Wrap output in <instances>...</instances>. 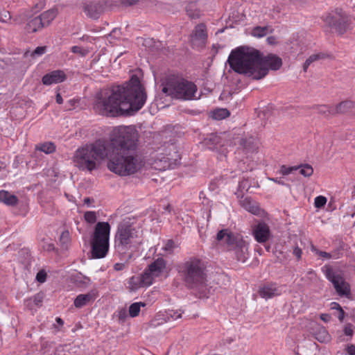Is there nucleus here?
I'll return each instance as SVG.
<instances>
[{
    "mask_svg": "<svg viewBox=\"0 0 355 355\" xmlns=\"http://www.w3.org/2000/svg\"><path fill=\"white\" fill-rule=\"evenodd\" d=\"M147 95L139 78L132 76L122 85L100 90L95 96L93 108L98 114L117 116L137 112L145 104Z\"/></svg>",
    "mask_w": 355,
    "mask_h": 355,
    "instance_id": "obj_1",
    "label": "nucleus"
},
{
    "mask_svg": "<svg viewBox=\"0 0 355 355\" xmlns=\"http://www.w3.org/2000/svg\"><path fill=\"white\" fill-rule=\"evenodd\" d=\"M227 62L235 72L254 80L263 78L269 69L278 70L282 65L279 56L275 54L262 56L258 50L249 46H240L232 51Z\"/></svg>",
    "mask_w": 355,
    "mask_h": 355,
    "instance_id": "obj_2",
    "label": "nucleus"
},
{
    "mask_svg": "<svg viewBox=\"0 0 355 355\" xmlns=\"http://www.w3.org/2000/svg\"><path fill=\"white\" fill-rule=\"evenodd\" d=\"M143 231L135 218L125 217L119 224L114 235V248L123 259H130L143 243Z\"/></svg>",
    "mask_w": 355,
    "mask_h": 355,
    "instance_id": "obj_3",
    "label": "nucleus"
},
{
    "mask_svg": "<svg viewBox=\"0 0 355 355\" xmlns=\"http://www.w3.org/2000/svg\"><path fill=\"white\" fill-rule=\"evenodd\" d=\"M110 150L107 141L97 140L78 148L73 153L72 161L78 169L92 172L98 169L107 159Z\"/></svg>",
    "mask_w": 355,
    "mask_h": 355,
    "instance_id": "obj_4",
    "label": "nucleus"
},
{
    "mask_svg": "<svg viewBox=\"0 0 355 355\" xmlns=\"http://www.w3.org/2000/svg\"><path fill=\"white\" fill-rule=\"evenodd\" d=\"M107 159V168L121 176L132 175L141 170L144 165V160L136 151L121 153L113 148L111 153H109Z\"/></svg>",
    "mask_w": 355,
    "mask_h": 355,
    "instance_id": "obj_5",
    "label": "nucleus"
},
{
    "mask_svg": "<svg viewBox=\"0 0 355 355\" xmlns=\"http://www.w3.org/2000/svg\"><path fill=\"white\" fill-rule=\"evenodd\" d=\"M162 92L177 99L189 101L197 98L196 85L184 79L169 78L163 87Z\"/></svg>",
    "mask_w": 355,
    "mask_h": 355,
    "instance_id": "obj_6",
    "label": "nucleus"
},
{
    "mask_svg": "<svg viewBox=\"0 0 355 355\" xmlns=\"http://www.w3.org/2000/svg\"><path fill=\"white\" fill-rule=\"evenodd\" d=\"M138 132L132 126L119 127L114 134L111 142L110 151L113 148L119 151H135L137 147Z\"/></svg>",
    "mask_w": 355,
    "mask_h": 355,
    "instance_id": "obj_7",
    "label": "nucleus"
},
{
    "mask_svg": "<svg viewBox=\"0 0 355 355\" xmlns=\"http://www.w3.org/2000/svg\"><path fill=\"white\" fill-rule=\"evenodd\" d=\"M204 268L203 263L196 258H191L183 264L181 272L185 282L190 287H197L202 290L205 286Z\"/></svg>",
    "mask_w": 355,
    "mask_h": 355,
    "instance_id": "obj_8",
    "label": "nucleus"
},
{
    "mask_svg": "<svg viewBox=\"0 0 355 355\" xmlns=\"http://www.w3.org/2000/svg\"><path fill=\"white\" fill-rule=\"evenodd\" d=\"M327 279L331 282L339 296L349 297L351 295V288L349 284L345 280L343 275L336 272L327 266L322 268Z\"/></svg>",
    "mask_w": 355,
    "mask_h": 355,
    "instance_id": "obj_9",
    "label": "nucleus"
},
{
    "mask_svg": "<svg viewBox=\"0 0 355 355\" xmlns=\"http://www.w3.org/2000/svg\"><path fill=\"white\" fill-rule=\"evenodd\" d=\"M169 270L166 261L159 257L150 263L144 272L146 275V279L153 284L157 278L167 277Z\"/></svg>",
    "mask_w": 355,
    "mask_h": 355,
    "instance_id": "obj_10",
    "label": "nucleus"
},
{
    "mask_svg": "<svg viewBox=\"0 0 355 355\" xmlns=\"http://www.w3.org/2000/svg\"><path fill=\"white\" fill-rule=\"evenodd\" d=\"M83 11L89 18L97 19L107 9V2L103 1H87L83 4Z\"/></svg>",
    "mask_w": 355,
    "mask_h": 355,
    "instance_id": "obj_11",
    "label": "nucleus"
},
{
    "mask_svg": "<svg viewBox=\"0 0 355 355\" xmlns=\"http://www.w3.org/2000/svg\"><path fill=\"white\" fill-rule=\"evenodd\" d=\"M207 34L204 24L197 25L190 36V42L193 48H202L207 42Z\"/></svg>",
    "mask_w": 355,
    "mask_h": 355,
    "instance_id": "obj_12",
    "label": "nucleus"
},
{
    "mask_svg": "<svg viewBox=\"0 0 355 355\" xmlns=\"http://www.w3.org/2000/svg\"><path fill=\"white\" fill-rule=\"evenodd\" d=\"M258 293L261 298L271 299L282 293V287L276 283H268L259 286Z\"/></svg>",
    "mask_w": 355,
    "mask_h": 355,
    "instance_id": "obj_13",
    "label": "nucleus"
},
{
    "mask_svg": "<svg viewBox=\"0 0 355 355\" xmlns=\"http://www.w3.org/2000/svg\"><path fill=\"white\" fill-rule=\"evenodd\" d=\"M111 227L107 222L96 223L92 240L110 242Z\"/></svg>",
    "mask_w": 355,
    "mask_h": 355,
    "instance_id": "obj_14",
    "label": "nucleus"
},
{
    "mask_svg": "<svg viewBox=\"0 0 355 355\" xmlns=\"http://www.w3.org/2000/svg\"><path fill=\"white\" fill-rule=\"evenodd\" d=\"M182 313V312L180 310H168L165 313H159L151 322V325L156 327L171 320H175L181 318Z\"/></svg>",
    "mask_w": 355,
    "mask_h": 355,
    "instance_id": "obj_15",
    "label": "nucleus"
},
{
    "mask_svg": "<svg viewBox=\"0 0 355 355\" xmlns=\"http://www.w3.org/2000/svg\"><path fill=\"white\" fill-rule=\"evenodd\" d=\"M253 236L259 243H265L270 237V231L268 225L264 223H259L253 227Z\"/></svg>",
    "mask_w": 355,
    "mask_h": 355,
    "instance_id": "obj_16",
    "label": "nucleus"
},
{
    "mask_svg": "<svg viewBox=\"0 0 355 355\" xmlns=\"http://www.w3.org/2000/svg\"><path fill=\"white\" fill-rule=\"evenodd\" d=\"M110 242L92 240V257L95 259L105 257L109 250Z\"/></svg>",
    "mask_w": 355,
    "mask_h": 355,
    "instance_id": "obj_17",
    "label": "nucleus"
},
{
    "mask_svg": "<svg viewBox=\"0 0 355 355\" xmlns=\"http://www.w3.org/2000/svg\"><path fill=\"white\" fill-rule=\"evenodd\" d=\"M67 78L65 73L62 70H54L45 74L42 79L44 85H51L64 82Z\"/></svg>",
    "mask_w": 355,
    "mask_h": 355,
    "instance_id": "obj_18",
    "label": "nucleus"
},
{
    "mask_svg": "<svg viewBox=\"0 0 355 355\" xmlns=\"http://www.w3.org/2000/svg\"><path fill=\"white\" fill-rule=\"evenodd\" d=\"M241 146L246 157H250L257 151L258 141L252 136L245 137L241 140Z\"/></svg>",
    "mask_w": 355,
    "mask_h": 355,
    "instance_id": "obj_19",
    "label": "nucleus"
},
{
    "mask_svg": "<svg viewBox=\"0 0 355 355\" xmlns=\"http://www.w3.org/2000/svg\"><path fill=\"white\" fill-rule=\"evenodd\" d=\"M236 255V259L241 262H245L248 257V244L241 238L237 240L236 243L232 248Z\"/></svg>",
    "mask_w": 355,
    "mask_h": 355,
    "instance_id": "obj_20",
    "label": "nucleus"
},
{
    "mask_svg": "<svg viewBox=\"0 0 355 355\" xmlns=\"http://www.w3.org/2000/svg\"><path fill=\"white\" fill-rule=\"evenodd\" d=\"M240 239V236H234L227 230H222L216 235V239L222 242L223 244H226L230 250L236 243L237 240Z\"/></svg>",
    "mask_w": 355,
    "mask_h": 355,
    "instance_id": "obj_21",
    "label": "nucleus"
},
{
    "mask_svg": "<svg viewBox=\"0 0 355 355\" xmlns=\"http://www.w3.org/2000/svg\"><path fill=\"white\" fill-rule=\"evenodd\" d=\"M152 285L150 282L146 279L144 272L141 276H133L128 281V288L130 291H136L141 287L149 286Z\"/></svg>",
    "mask_w": 355,
    "mask_h": 355,
    "instance_id": "obj_22",
    "label": "nucleus"
},
{
    "mask_svg": "<svg viewBox=\"0 0 355 355\" xmlns=\"http://www.w3.org/2000/svg\"><path fill=\"white\" fill-rule=\"evenodd\" d=\"M96 297L97 293L95 291H92L86 294H80L74 300V306L76 308H82L90 302H93Z\"/></svg>",
    "mask_w": 355,
    "mask_h": 355,
    "instance_id": "obj_23",
    "label": "nucleus"
},
{
    "mask_svg": "<svg viewBox=\"0 0 355 355\" xmlns=\"http://www.w3.org/2000/svg\"><path fill=\"white\" fill-rule=\"evenodd\" d=\"M312 329L313 334L318 341L320 343H327L330 340L331 336L324 327L319 324L314 323Z\"/></svg>",
    "mask_w": 355,
    "mask_h": 355,
    "instance_id": "obj_24",
    "label": "nucleus"
},
{
    "mask_svg": "<svg viewBox=\"0 0 355 355\" xmlns=\"http://www.w3.org/2000/svg\"><path fill=\"white\" fill-rule=\"evenodd\" d=\"M0 202L8 206H15L18 202V198L10 192L1 190L0 191Z\"/></svg>",
    "mask_w": 355,
    "mask_h": 355,
    "instance_id": "obj_25",
    "label": "nucleus"
},
{
    "mask_svg": "<svg viewBox=\"0 0 355 355\" xmlns=\"http://www.w3.org/2000/svg\"><path fill=\"white\" fill-rule=\"evenodd\" d=\"M57 14L58 11L56 9H50L42 12L39 17L41 19L43 25L46 27L48 26L55 18Z\"/></svg>",
    "mask_w": 355,
    "mask_h": 355,
    "instance_id": "obj_26",
    "label": "nucleus"
},
{
    "mask_svg": "<svg viewBox=\"0 0 355 355\" xmlns=\"http://www.w3.org/2000/svg\"><path fill=\"white\" fill-rule=\"evenodd\" d=\"M355 108V103L351 101H345L335 106L336 114H345Z\"/></svg>",
    "mask_w": 355,
    "mask_h": 355,
    "instance_id": "obj_27",
    "label": "nucleus"
},
{
    "mask_svg": "<svg viewBox=\"0 0 355 355\" xmlns=\"http://www.w3.org/2000/svg\"><path fill=\"white\" fill-rule=\"evenodd\" d=\"M347 21L348 19L347 17H341L340 19L334 22L332 27L339 34H343L349 28Z\"/></svg>",
    "mask_w": 355,
    "mask_h": 355,
    "instance_id": "obj_28",
    "label": "nucleus"
},
{
    "mask_svg": "<svg viewBox=\"0 0 355 355\" xmlns=\"http://www.w3.org/2000/svg\"><path fill=\"white\" fill-rule=\"evenodd\" d=\"M44 27V26L43 25V24L41 21V19L38 16V17H36L31 19L28 22L26 28L28 33H35V32H37V31L42 29Z\"/></svg>",
    "mask_w": 355,
    "mask_h": 355,
    "instance_id": "obj_29",
    "label": "nucleus"
},
{
    "mask_svg": "<svg viewBox=\"0 0 355 355\" xmlns=\"http://www.w3.org/2000/svg\"><path fill=\"white\" fill-rule=\"evenodd\" d=\"M220 141V139L217 135L211 134L205 139V144L208 148L215 150Z\"/></svg>",
    "mask_w": 355,
    "mask_h": 355,
    "instance_id": "obj_30",
    "label": "nucleus"
},
{
    "mask_svg": "<svg viewBox=\"0 0 355 355\" xmlns=\"http://www.w3.org/2000/svg\"><path fill=\"white\" fill-rule=\"evenodd\" d=\"M318 112L324 116L325 118L329 119L336 115V110L334 107L327 105H320L318 107Z\"/></svg>",
    "mask_w": 355,
    "mask_h": 355,
    "instance_id": "obj_31",
    "label": "nucleus"
},
{
    "mask_svg": "<svg viewBox=\"0 0 355 355\" xmlns=\"http://www.w3.org/2000/svg\"><path fill=\"white\" fill-rule=\"evenodd\" d=\"M311 252H313L315 255L320 257L323 260H328L331 258L338 259L339 258L338 256H336L331 253L326 252L324 251H321L318 249H317L315 246H311Z\"/></svg>",
    "mask_w": 355,
    "mask_h": 355,
    "instance_id": "obj_32",
    "label": "nucleus"
},
{
    "mask_svg": "<svg viewBox=\"0 0 355 355\" xmlns=\"http://www.w3.org/2000/svg\"><path fill=\"white\" fill-rule=\"evenodd\" d=\"M146 306V304L141 302L132 303L129 307V314L131 317L137 316L140 312L141 307Z\"/></svg>",
    "mask_w": 355,
    "mask_h": 355,
    "instance_id": "obj_33",
    "label": "nucleus"
},
{
    "mask_svg": "<svg viewBox=\"0 0 355 355\" xmlns=\"http://www.w3.org/2000/svg\"><path fill=\"white\" fill-rule=\"evenodd\" d=\"M36 149L46 154L52 153L55 150V145L51 142H46L37 146Z\"/></svg>",
    "mask_w": 355,
    "mask_h": 355,
    "instance_id": "obj_34",
    "label": "nucleus"
},
{
    "mask_svg": "<svg viewBox=\"0 0 355 355\" xmlns=\"http://www.w3.org/2000/svg\"><path fill=\"white\" fill-rule=\"evenodd\" d=\"M242 206L245 209L254 214H256L259 210L258 207L248 198H245L242 200Z\"/></svg>",
    "mask_w": 355,
    "mask_h": 355,
    "instance_id": "obj_35",
    "label": "nucleus"
},
{
    "mask_svg": "<svg viewBox=\"0 0 355 355\" xmlns=\"http://www.w3.org/2000/svg\"><path fill=\"white\" fill-rule=\"evenodd\" d=\"M229 116L230 112L225 108L217 109L212 114V117L216 120H222Z\"/></svg>",
    "mask_w": 355,
    "mask_h": 355,
    "instance_id": "obj_36",
    "label": "nucleus"
},
{
    "mask_svg": "<svg viewBox=\"0 0 355 355\" xmlns=\"http://www.w3.org/2000/svg\"><path fill=\"white\" fill-rule=\"evenodd\" d=\"M324 58V54L322 53H315L310 55L305 61L303 65V69L304 71H306L308 67L310 66L311 63L313 62L320 60Z\"/></svg>",
    "mask_w": 355,
    "mask_h": 355,
    "instance_id": "obj_37",
    "label": "nucleus"
},
{
    "mask_svg": "<svg viewBox=\"0 0 355 355\" xmlns=\"http://www.w3.org/2000/svg\"><path fill=\"white\" fill-rule=\"evenodd\" d=\"M46 46H38L34 51H26L25 53V56L27 57V56L30 55L31 57L35 58L40 57V56L42 55L43 54H44L46 53Z\"/></svg>",
    "mask_w": 355,
    "mask_h": 355,
    "instance_id": "obj_38",
    "label": "nucleus"
},
{
    "mask_svg": "<svg viewBox=\"0 0 355 355\" xmlns=\"http://www.w3.org/2000/svg\"><path fill=\"white\" fill-rule=\"evenodd\" d=\"M268 32V28L266 26L261 27V26H257L254 27L252 31V35L254 37H262L267 35Z\"/></svg>",
    "mask_w": 355,
    "mask_h": 355,
    "instance_id": "obj_39",
    "label": "nucleus"
},
{
    "mask_svg": "<svg viewBox=\"0 0 355 355\" xmlns=\"http://www.w3.org/2000/svg\"><path fill=\"white\" fill-rule=\"evenodd\" d=\"M298 167L300 173L304 177H310L313 173L312 166L309 164L302 165Z\"/></svg>",
    "mask_w": 355,
    "mask_h": 355,
    "instance_id": "obj_40",
    "label": "nucleus"
},
{
    "mask_svg": "<svg viewBox=\"0 0 355 355\" xmlns=\"http://www.w3.org/2000/svg\"><path fill=\"white\" fill-rule=\"evenodd\" d=\"M298 169V166H286L285 165H282L280 166L279 173L282 175H288L293 173L294 171H297Z\"/></svg>",
    "mask_w": 355,
    "mask_h": 355,
    "instance_id": "obj_41",
    "label": "nucleus"
},
{
    "mask_svg": "<svg viewBox=\"0 0 355 355\" xmlns=\"http://www.w3.org/2000/svg\"><path fill=\"white\" fill-rule=\"evenodd\" d=\"M71 51L72 53L78 54L81 57L86 56L89 52V51L87 49H85V48H83V47L79 46H72L71 48Z\"/></svg>",
    "mask_w": 355,
    "mask_h": 355,
    "instance_id": "obj_42",
    "label": "nucleus"
},
{
    "mask_svg": "<svg viewBox=\"0 0 355 355\" xmlns=\"http://www.w3.org/2000/svg\"><path fill=\"white\" fill-rule=\"evenodd\" d=\"M84 218L85 220L90 224L96 223L97 220L96 214L95 211H86L84 214Z\"/></svg>",
    "mask_w": 355,
    "mask_h": 355,
    "instance_id": "obj_43",
    "label": "nucleus"
},
{
    "mask_svg": "<svg viewBox=\"0 0 355 355\" xmlns=\"http://www.w3.org/2000/svg\"><path fill=\"white\" fill-rule=\"evenodd\" d=\"M11 20V15L9 11L2 9L0 10V21L2 23H9Z\"/></svg>",
    "mask_w": 355,
    "mask_h": 355,
    "instance_id": "obj_44",
    "label": "nucleus"
},
{
    "mask_svg": "<svg viewBox=\"0 0 355 355\" xmlns=\"http://www.w3.org/2000/svg\"><path fill=\"white\" fill-rule=\"evenodd\" d=\"M327 203V198L324 196H317L314 200V205L317 208L323 207Z\"/></svg>",
    "mask_w": 355,
    "mask_h": 355,
    "instance_id": "obj_45",
    "label": "nucleus"
},
{
    "mask_svg": "<svg viewBox=\"0 0 355 355\" xmlns=\"http://www.w3.org/2000/svg\"><path fill=\"white\" fill-rule=\"evenodd\" d=\"M175 248V245L173 240H168L162 247V250L168 253H171Z\"/></svg>",
    "mask_w": 355,
    "mask_h": 355,
    "instance_id": "obj_46",
    "label": "nucleus"
},
{
    "mask_svg": "<svg viewBox=\"0 0 355 355\" xmlns=\"http://www.w3.org/2000/svg\"><path fill=\"white\" fill-rule=\"evenodd\" d=\"M70 241L69 233L67 231L63 232L60 236V242L64 247L67 248Z\"/></svg>",
    "mask_w": 355,
    "mask_h": 355,
    "instance_id": "obj_47",
    "label": "nucleus"
},
{
    "mask_svg": "<svg viewBox=\"0 0 355 355\" xmlns=\"http://www.w3.org/2000/svg\"><path fill=\"white\" fill-rule=\"evenodd\" d=\"M46 279V273L44 270H40L37 272L36 275V279L40 282L44 283Z\"/></svg>",
    "mask_w": 355,
    "mask_h": 355,
    "instance_id": "obj_48",
    "label": "nucleus"
},
{
    "mask_svg": "<svg viewBox=\"0 0 355 355\" xmlns=\"http://www.w3.org/2000/svg\"><path fill=\"white\" fill-rule=\"evenodd\" d=\"M353 326L351 324H347L344 328V333L346 336L352 337L353 335Z\"/></svg>",
    "mask_w": 355,
    "mask_h": 355,
    "instance_id": "obj_49",
    "label": "nucleus"
},
{
    "mask_svg": "<svg viewBox=\"0 0 355 355\" xmlns=\"http://www.w3.org/2000/svg\"><path fill=\"white\" fill-rule=\"evenodd\" d=\"M346 350L349 355H355V345H348L346 348Z\"/></svg>",
    "mask_w": 355,
    "mask_h": 355,
    "instance_id": "obj_50",
    "label": "nucleus"
},
{
    "mask_svg": "<svg viewBox=\"0 0 355 355\" xmlns=\"http://www.w3.org/2000/svg\"><path fill=\"white\" fill-rule=\"evenodd\" d=\"M293 254L297 259H300L302 254V250L297 246L293 250Z\"/></svg>",
    "mask_w": 355,
    "mask_h": 355,
    "instance_id": "obj_51",
    "label": "nucleus"
},
{
    "mask_svg": "<svg viewBox=\"0 0 355 355\" xmlns=\"http://www.w3.org/2000/svg\"><path fill=\"white\" fill-rule=\"evenodd\" d=\"M320 317L324 322H329L331 320V315L328 313H322Z\"/></svg>",
    "mask_w": 355,
    "mask_h": 355,
    "instance_id": "obj_52",
    "label": "nucleus"
},
{
    "mask_svg": "<svg viewBox=\"0 0 355 355\" xmlns=\"http://www.w3.org/2000/svg\"><path fill=\"white\" fill-rule=\"evenodd\" d=\"M125 263H116L114 265V270H117V271H119V270H122L125 268Z\"/></svg>",
    "mask_w": 355,
    "mask_h": 355,
    "instance_id": "obj_53",
    "label": "nucleus"
},
{
    "mask_svg": "<svg viewBox=\"0 0 355 355\" xmlns=\"http://www.w3.org/2000/svg\"><path fill=\"white\" fill-rule=\"evenodd\" d=\"M331 309L338 310V311H340V309H343L340 305L337 302H331Z\"/></svg>",
    "mask_w": 355,
    "mask_h": 355,
    "instance_id": "obj_54",
    "label": "nucleus"
},
{
    "mask_svg": "<svg viewBox=\"0 0 355 355\" xmlns=\"http://www.w3.org/2000/svg\"><path fill=\"white\" fill-rule=\"evenodd\" d=\"M122 3L125 5H133L136 3L138 0H120Z\"/></svg>",
    "mask_w": 355,
    "mask_h": 355,
    "instance_id": "obj_55",
    "label": "nucleus"
},
{
    "mask_svg": "<svg viewBox=\"0 0 355 355\" xmlns=\"http://www.w3.org/2000/svg\"><path fill=\"white\" fill-rule=\"evenodd\" d=\"M270 180L277 183V184H281V185H284L285 183L284 182V181L281 180L280 179H278V178H270L269 179Z\"/></svg>",
    "mask_w": 355,
    "mask_h": 355,
    "instance_id": "obj_56",
    "label": "nucleus"
},
{
    "mask_svg": "<svg viewBox=\"0 0 355 355\" xmlns=\"http://www.w3.org/2000/svg\"><path fill=\"white\" fill-rule=\"evenodd\" d=\"M344 316H345L344 311L343 309H340V311H339L338 315L337 316L338 320L340 321H343Z\"/></svg>",
    "mask_w": 355,
    "mask_h": 355,
    "instance_id": "obj_57",
    "label": "nucleus"
},
{
    "mask_svg": "<svg viewBox=\"0 0 355 355\" xmlns=\"http://www.w3.org/2000/svg\"><path fill=\"white\" fill-rule=\"evenodd\" d=\"M56 102L58 103V104H62L63 103V99L60 95V93H58L57 95H56Z\"/></svg>",
    "mask_w": 355,
    "mask_h": 355,
    "instance_id": "obj_58",
    "label": "nucleus"
},
{
    "mask_svg": "<svg viewBox=\"0 0 355 355\" xmlns=\"http://www.w3.org/2000/svg\"><path fill=\"white\" fill-rule=\"evenodd\" d=\"M90 282H91V280L89 278L85 277L83 278V284H88L90 283Z\"/></svg>",
    "mask_w": 355,
    "mask_h": 355,
    "instance_id": "obj_59",
    "label": "nucleus"
},
{
    "mask_svg": "<svg viewBox=\"0 0 355 355\" xmlns=\"http://www.w3.org/2000/svg\"><path fill=\"white\" fill-rule=\"evenodd\" d=\"M84 202H85V204L89 205V202H90V199H89V198H85V199H84Z\"/></svg>",
    "mask_w": 355,
    "mask_h": 355,
    "instance_id": "obj_60",
    "label": "nucleus"
},
{
    "mask_svg": "<svg viewBox=\"0 0 355 355\" xmlns=\"http://www.w3.org/2000/svg\"><path fill=\"white\" fill-rule=\"evenodd\" d=\"M56 320H57V322H58V323H60V324H63L62 320L60 318H58L56 319Z\"/></svg>",
    "mask_w": 355,
    "mask_h": 355,
    "instance_id": "obj_61",
    "label": "nucleus"
},
{
    "mask_svg": "<svg viewBox=\"0 0 355 355\" xmlns=\"http://www.w3.org/2000/svg\"><path fill=\"white\" fill-rule=\"evenodd\" d=\"M14 21H18V19H17V17H15V18L14 19Z\"/></svg>",
    "mask_w": 355,
    "mask_h": 355,
    "instance_id": "obj_62",
    "label": "nucleus"
}]
</instances>
